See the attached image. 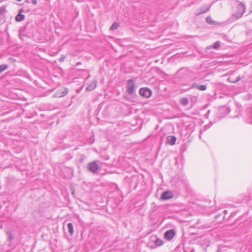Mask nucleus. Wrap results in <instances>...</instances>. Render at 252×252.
<instances>
[{
    "mask_svg": "<svg viewBox=\"0 0 252 252\" xmlns=\"http://www.w3.org/2000/svg\"><path fill=\"white\" fill-rule=\"evenodd\" d=\"M68 93L67 89L64 88L63 90H59L57 93L58 97H63Z\"/></svg>",
    "mask_w": 252,
    "mask_h": 252,
    "instance_id": "10",
    "label": "nucleus"
},
{
    "mask_svg": "<svg viewBox=\"0 0 252 252\" xmlns=\"http://www.w3.org/2000/svg\"><path fill=\"white\" fill-rule=\"evenodd\" d=\"M32 2L33 4L36 5L37 4V0H32Z\"/></svg>",
    "mask_w": 252,
    "mask_h": 252,
    "instance_id": "24",
    "label": "nucleus"
},
{
    "mask_svg": "<svg viewBox=\"0 0 252 252\" xmlns=\"http://www.w3.org/2000/svg\"><path fill=\"white\" fill-rule=\"evenodd\" d=\"M212 48V47H211V46H210V47H207V49H210V48Z\"/></svg>",
    "mask_w": 252,
    "mask_h": 252,
    "instance_id": "25",
    "label": "nucleus"
},
{
    "mask_svg": "<svg viewBox=\"0 0 252 252\" xmlns=\"http://www.w3.org/2000/svg\"><path fill=\"white\" fill-rule=\"evenodd\" d=\"M67 227L69 233L71 236H72L74 232L73 224L71 222H69L67 224Z\"/></svg>",
    "mask_w": 252,
    "mask_h": 252,
    "instance_id": "11",
    "label": "nucleus"
},
{
    "mask_svg": "<svg viewBox=\"0 0 252 252\" xmlns=\"http://www.w3.org/2000/svg\"><path fill=\"white\" fill-rule=\"evenodd\" d=\"M26 26L21 27L19 31V35H21L22 33H23L26 30Z\"/></svg>",
    "mask_w": 252,
    "mask_h": 252,
    "instance_id": "22",
    "label": "nucleus"
},
{
    "mask_svg": "<svg viewBox=\"0 0 252 252\" xmlns=\"http://www.w3.org/2000/svg\"><path fill=\"white\" fill-rule=\"evenodd\" d=\"M175 235V231L173 229H170L167 230L164 234V238L167 240L170 241L172 240L174 237Z\"/></svg>",
    "mask_w": 252,
    "mask_h": 252,
    "instance_id": "5",
    "label": "nucleus"
},
{
    "mask_svg": "<svg viewBox=\"0 0 252 252\" xmlns=\"http://www.w3.org/2000/svg\"><path fill=\"white\" fill-rule=\"evenodd\" d=\"M246 7L243 3H240L237 6V12L232 15L233 20H237L241 18L245 11Z\"/></svg>",
    "mask_w": 252,
    "mask_h": 252,
    "instance_id": "1",
    "label": "nucleus"
},
{
    "mask_svg": "<svg viewBox=\"0 0 252 252\" xmlns=\"http://www.w3.org/2000/svg\"><path fill=\"white\" fill-rule=\"evenodd\" d=\"M191 88H196L200 91H205L207 89V85H200L198 84H196L195 83H193L191 86Z\"/></svg>",
    "mask_w": 252,
    "mask_h": 252,
    "instance_id": "7",
    "label": "nucleus"
},
{
    "mask_svg": "<svg viewBox=\"0 0 252 252\" xmlns=\"http://www.w3.org/2000/svg\"><path fill=\"white\" fill-rule=\"evenodd\" d=\"M23 12V9L21 8L19 10V13L16 15L15 17V20L17 22H21L25 19V15L22 14L21 13Z\"/></svg>",
    "mask_w": 252,
    "mask_h": 252,
    "instance_id": "8",
    "label": "nucleus"
},
{
    "mask_svg": "<svg viewBox=\"0 0 252 252\" xmlns=\"http://www.w3.org/2000/svg\"><path fill=\"white\" fill-rule=\"evenodd\" d=\"M87 169L91 172L97 174L99 169V166L97 164V161H94L89 162L87 165Z\"/></svg>",
    "mask_w": 252,
    "mask_h": 252,
    "instance_id": "2",
    "label": "nucleus"
},
{
    "mask_svg": "<svg viewBox=\"0 0 252 252\" xmlns=\"http://www.w3.org/2000/svg\"><path fill=\"white\" fill-rule=\"evenodd\" d=\"M74 192V190H73L72 193L73 194Z\"/></svg>",
    "mask_w": 252,
    "mask_h": 252,
    "instance_id": "27",
    "label": "nucleus"
},
{
    "mask_svg": "<svg viewBox=\"0 0 252 252\" xmlns=\"http://www.w3.org/2000/svg\"><path fill=\"white\" fill-rule=\"evenodd\" d=\"M176 137L175 136L169 135L167 137V141L168 144L173 145L175 144Z\"/></svg>",
    "mask_w": 252,
    "mask_h": 252,
    "instance_id": "9",
    "label": "nucleus"
},
{
    "mask_svg": "<svg viewBox=\"0 0 252 252\" xmlns=\"http://www.w3.org/2000/svg\"><path fill=\"white\" fill-rule=\"evenodd\" d=\"M96 86V83L93 82L91 83V84L88 85V86L86 87V90L89 91H92L94 90Z\"/></svg>",
    "mask_w": 252,
    "mask_h": 252,
    "instance_id": "14",
    "label": "nucleus"
},
{
    "mask_svg": "<svg viewBox=\"0 0 252 252\" xmlns=\"http://www.w3.org/2000/svg\"><path fill=\"white\" fill-rule=\"evenodd\" d=\"M119 27V24L118 23L114 22L112 24L110 28V30H114L118 29Z\"/></svg>",
    "mask_w": 252,
    "mask_h": 252,
    "instance_id": "17",
    "label": "nucleus"
},
{
    "mask_svg": "<svg viewBox=\"0 0 252 252\" xmlns=\"http://www.w3.org/2000/svg\"><path fill=\"white\" fill-rule=\"evenodd\" d=\"M8 67V65L5 64H2L0 65V73L7 69Z\"/></svg>",
    "mask_w": 252,
    "mask_h": 252,
    "instance_id": "20",
    "label": "nucleus"
},
{
    "mask_svg": "<svg viewBox=\"0 0 252 252\" xmlns=\"http://www.w3.org/2000/svg\"><path fill=\"white\" fill-rule=\"evenodd\" d=\"M81 64L80 63H77V64Z\"/></svg>",
    "mask_w": 252,
    "mask_h": 252,
    "instance_id": "26",
    "label": "nucleus"
},
{
    "mask_svg": "<svg viewBox=\"0 0 252 252\" xmlns=\"http://www.w3.org/2000/svg\"><path fill=\"white\" fill-rule=\"evenodd\" d=\"M139 93L141 96L148 98L152 95V91L148 88H141L139 90Z\"/></svg>",
    "mask_w": 252,
    "mask_h": 252,
    "instance_id": "4",
    "label": "nucleus"
},
{
    "mask_svg": "<svg viewBox=\"0 0 252 252\" xmlns=\"http://www.w3.org/2000/svg\"><path fill=\"white\" fill-rule=\"evenodd\" d=\"M230 81H234V80L233 79H231V78H230Z\"/></svg>",
    "mask_w": 252,
    "mask_h": 252,
    "instance_id": "28",
    "label": "nucleus"
},
{
    "mask_svg": "<svg viewBox=\"0 0 252 252\" xmlns=\"http://www.w3.org/2000/svg\"><path fill=\"white\" fill-rule=\"evenodd\" d=\"M180 102L182 105L185 106L187 105L189 103L188 98L187 97L182 98L180 100Z\"/></svg>",
    "mask_w": 252,
    "mask_h": 252,
    "instance_id": "15",
    "label": "nucleus"
},
{
    "mask_svg": "<svg viewBox=\"0 0 252 252\" xmlns=\"http://www.w3.org/2000/svg\"><path fill=\"white\" fill-rule=\"evenodd\" d=\"M154 243H155V245H156V246L159 247V246H160L163 245V241L159 238H157L154 241Z\"/></svg>",
    "mask_w": 252,
    "mask_h": 252,
    "instance_id": "16",
    "label": "nucleus"
},
{
    "mask_svg": "<svg viewBox=\"0 0 252 252\" xmlns=\"http://www.w3.org/2000/svg\"><path fill=\"white\" fill-rule=\"evenodd\" d=\"M135 81L132 79H128L127 81L126 90L128 94L131 95L134 92Z\"/></svg>",
    "mask_w": 252,
    "mask_h": 252,
    "instance_id": "3",
    "label": "nucleus"
},
{
    "mask_svg": "<svg viewBox=\"0 0 252 252\" xmlns=\"http://www.w3.org/2000/svg\"><path fill=\"white\" fill-rule=\"evenodd\" d=\"M173 197V193L169 191V190H167L165 192H163L160 197V199L163 200L169 199L172 198Z\"/></svg>",
    "mask_w": 252,
    "mask_h": 252,
    "instance_id": "6",
    "label": "nucleus"
},
{
    "mask_svg": "<svg viewBox=\"0 0 252 252\" xmlns=\"http://www.w3.org/2000/svg\"><path fill=\"white\" fill-rule=\"evenodd\" d=\"M242 78V77L239 76L237 77V78L234 81H230V78H228L227 79V81H228L230 82L233 83H236L239 82V81H240Z\"/></svg>",
    "mask_w": 252,
    "mask_h": 252,
    "instance_id": "19",
    "label": "nucleus"
},
{
    "mask_svg": "<svg viewBox=\"0 0 252 252\" xmlns=\"http://www.w3.org/2000/svg\"><path fill=\"white\" fill-rule=\"evenodd\" d=\"M5 6H1L0 7V16L2 15L5 12Z\"/></svg>",
    "mask_w": 252,
    "mask_h": 252,
    "instance_id": "23",
    "label": "nucleus"
},
{
    "mask_svg": "<svg viewBox=\"0 0 252 252\" xmlns=\"http://www.w3.org/2000/svg\"><path fill=\"white\" fill-rule=\"evenodd\" d=\"M206 22L210 24V25H216L217 24V22L215 21H214L213 20V19H212V18L211 17V16H208L206 18Z\"/></svg>",
    "mask_w": 252,
    "mask_h": 252,
    "instance_id": "12",
    "label": "nucleus"
},
{
    "mask_svg": "<svg viewBox=\"0 0 252 252\" xmlns=\"http://www.w3.org/2000/svg\"><path fill=\"white\" fill-rule=\"evenodd\" d=\"M6 234L8 236V241L9 242L11 241L14 239V236H13L12 232L11 231H7Z\"/></svg>",
    "mask_w": 252,
    "mask_h": 252,
    "instance_id": "18",
    "label": "nucleus"
},
{
    "mask_svg": "<svg viewBox=\"0 0 252 252\" xmlns=\"http://www.w3.org/2000/svg\"><path fill=\"white\" fill-rule=\"evenodd\" d=\"M220 42L219 41H217L213 45V48L215 49H217L220 47Z\"/></svg>",
    "mask_w": 252,
    "mask_h": 252,
    "instance_id": "21",
    "label": "nucleus"
},
{
    "mask_svg": "<svg viewBox=\"0 0 252 252\" xmlns=\"http://www.w3.org/2000/svg\"><path fill=\"white\" fill-rule=\"evenodd\" d=\"M210 6H206L204 7H201L200 8V12L197 13V15H200L202 13H204L210 9Z\"/></svg>",
    "mask_w": 252,
    "mask_h": 252,
    "instance_id": "13",
    "label": "nucleus"
}]
</instances>
